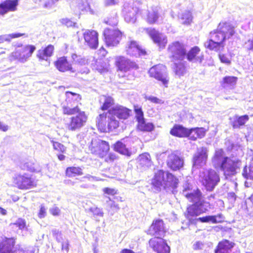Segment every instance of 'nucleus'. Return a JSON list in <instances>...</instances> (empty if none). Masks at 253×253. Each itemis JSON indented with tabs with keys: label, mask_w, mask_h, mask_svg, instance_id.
<instances>
[{
	"label": "nucleus",
	"mask_w": 253,
	"mask_h": 253,
	"mask_svg": "<svg viewBox=\"0 0 253 253\" xmlns=\"http://www.w3.org/2000/svg\"><path fill=\"white\" fill-rule=\"evenodd\" d=\"M152 184L157 191H160L162 188L174 189L177 187L178 179L168 171L159 170L155 173Z\"/></svg>",
	"instance_id": "f257e3e1"
},
{
	"label": "nucleus",
	"mask_w": 253,
	"mask_h": 253,
	"mask_svg": "<svg viewBox=\"0 0 253 253\" xmlns=\"http://www.w3.org/2000/svg\"><path fill=\"white\" fill-rule=\"evenodd\" d=\"M189 200L193 202V204L187 209L186 217L192 222V217L206 213L210 209L211 204L210 202L203 199L201 192H198V194H196L194 197Z\"/></svg>",
	"instance_id": "f03ea898"
},
{
	"label": "nucleus",
	"mask_w": 253,
	"mask_h": 253,
	"mask_svg": "<svg viewBox=\"0 0 253 253\" xmlns=\"http://www.w3.org/2000/svg\"><path fill=\"white\" fill-rule=\"evenodd\" d=\"M210 39L205 43L206 47L210 50L220 52L224 47V42L227 39L226 36L218 28L210 34Z\"/></svg>",
	"instance_id": "7ed1b4c3"
},
{
	"label": "nucleus",
	"mask_w": 253,
	"mask_h": 253,
	"mask_svg": "<svg viewBox=\"0 0 253 253\" xmlns=\"http://www.w3.org/2000/svg\"><path fill=\"white\" fill-rule=\"evenodd\" d=\"M169 57L172 62H182L186 55V45L183 42L176 41L169 45Z\"/></svg>",
	"instance_id": "20e7f679"
},
{
	"label": "nucleus",
	"mask_w": 253,
	"mask_h": 253,
	"mask_svg": "<svg viewBox=\"0 0 253 253\" xmlns=\"http://www.w3.org/2000/svg\"><path fill=\"white\" fill-rule=\"evenodd\" d=\"M203 185L207 191H212L220 181L217 173L213 169H205L200 173Z\"/></svg>",
	"instance_id": "39448f33"
},
{
	"label": "nucleus",
	"mask_w": 253,
	"mask_h": 253,
	"mask_svg": "<svg viewBox=\"0 0 253 253\" xmlns=\"http://www.w3.org/2000/svg\"><path fill=\"white\" fill-rule=\"evenodd\" d=\"M14 185L19 189L27 190L36 186L35 179L27 173L15 174L12 178Z\"/></svg>",
	"instance_id": "423d86ee"
},
{
	"label": "nucleus",
	"mask_w": 253,
	"mask_h": 253,
	"mask_svg": "<svg viewBox=\"0 0 253 253\" xmlns=\"http://www.w3.org/2000/svg\"><path fill=\"white\" fill-rule=\"evenodd\" d=\"M17 47L18 48L11 53V59H17L22 63L25 62L36 49L35 46L32 45L22 46L18 44Z\"/></svg>",
	"instance_id": "0eeeda50"
},
{
	"label": "nucleus",
	"mask_w": 253,
	"mask_h": 253,
	"mask_svg": "<svg viewBox=\"0 0 253 253\" xmlns=\"http://www.w3.org/2000/svg\"><path fill=\"white\" fill-rule=\"evenodd\" d=\"M149 74L150 77L160 81L164 85L167 86L169 78L166 66L161 64L154 65L149 70Z\"/></svg>",
	"instance_id": "6e6552de"
},
{
	"label": "nucleus",
	"mask_w": 253,
	"mask_h": 253,
	"mask_svg": "<svg viewBox=\"0 0 253 253\" xmlns=\"http://www.w3.org/2000/svg\"><path fill=\"white\" fill-rule=\"evenodd\" d=\"M89 147L91 153L100 158L105 156L110 149L109 143L99 139L92 140Z\"/></svg>",
	"instance_id": "1a4fd4ad"
},
{
	"label": "nucleus",
	"mask_w": 253,
	"mask_h": 253,
	"mask_svg": "<svg viewBox=\"0 0 253 253\" xmlns=\"http://www.w3.org/2000/svg\"><path fill=\"white\" fill-rule=\"evenodd\" d=\"M87 117L84 112H79L75 116L71 117L66 124V128L71 131H75L84 126Z\"/></svg>",
	"instance_id": "9d476101"
},
{
	"label": "nucleus",
	"mask_w": 253,
	"mask_h": 253,
	"mask_svg": "<svg viewBox=\"0 0 253 253\" xmlns=\"http://www.w3.org/2000/svg\"><path fill=\"white\" fill-rule=\"evenodd\" d=\"M103 35L105 42L108 46L117 45L122 38V33L118 29L106 28Z\"/></svg>",
	"instance_id": "9b49d317"
},
{
	"label": "nucleus",
	"mask_w": 253,
	"mask_h": 253,
	"mask_svg": "<svg viewBox=\"0 0 253 253\" xmlns=\"http://www.w3.org/2000/svg\"><path fill=\"white\" fill-rule=\"evenodd\" d=\"M208 150L206 147L197 148L193 157V169H199L206 164L208 156Z\"/></svg>",
	"instance_id": "f8f14e48"
},
{
	"label": "nucleus",
	"mask_w": 253,
	"mask_h": 253,
	"mask_svg": "<svg viewBox=\"0 0 253 253\" xmlns=\"http://www.w3.org/2000/svg\"><path fill=\"white\" fill-rule=\"evenodd\" d=\"M167 231V228L163 220L161 219H157L153 221L147 233L148 234L155 236V237L162 238L164 236Z\"/></svg>",
	"instance_id": "ddd939ff"
},
{
	"label": "nucleus",
	"mask_w": 253,
	"mask_h": 253,
	"mask_svg": "<svg viewBox=\"0 0 253 253\" xmlns=\"http://www.w3.org/2000/svg\"><path fill=\"white\" fill-rule=\"evenodd\" d=\"M150 247L157 253H169L170 247L161 237H154L149 241Z\"/></svg>",
	"instance_id": "4468645a"
},
{
	"label": "nucleus",
	"mask_w": 253,
	"mask_h": 253,
	"mask_svg": "<svg viewBox=\"0 0 253 253\" xmlns=\"http://www.w3.org/2000/svg\"><path fill=\"white\" fill-rule=\"evenodd\" d=\"M220 169L224 172L225 175H234L236 173V169L238 168L237 163L230 158H226L219 167Z\"/></svg>",
	"instance_id": "2eb2a0df"
},
{
	"label": "nucleus",
	"mask_w": 253,
	"mask_h": 253,
	"mask_svg": "<svg viewBox=\"0 0 253 253\" xmlns=\"http://www.w3.org/2000/svg\"><path fill=\"white\" fill-rule=\"evenodd\" d=\"M118 70L122 72H127L130 69L137 68V66L134 62L124 56H120L116 58V61Z\"/></svg>",
	"instance_id": "dca6fc26"
},
{
	"label": "nucleus",
	"mask_w": 253,
	"mask_h": 253,
	"mask_svg": "<svg viewBox=\"0 0 253 253\" xmlns=\"http://www.w3.org/2000/svg\"><path fill=\"white\" fill-rule=\"evenodd\" d=\"M84 42L91 48L96 49L98 44V34L94 30H87L84 33Z\"/></svg>",
	"instance_id": "f3484780"
},
{
	"label": "nucleus",
	"mask_w": 253,
	"mask_h": 253,
	"mask_svg": "<svg viewBox=\"0 0 253 253\" xmlns=\"http://www.w3.org/2000/svg\"><path fill=\"white\" fill-rule=\"evenodd\" d=\"M167 166L173 170L179 169L183 166L184 162L182 158L175 153L169 154L167 160Z\"/></svg>",
	"instance_id": "a211bd4d"
},
{
	"label": "nucleus",
	"mask_w": 253,
	"mask_h": 253,
	"mask_svg": "<svg viewBox=\"0 0 253 253\" xmlns=\"http://www.w3.org/2000/svg\"><path fill=\"white\" fill-rule=\"evenodd\" d=\"M200 52V49L197 46L191 48L189 51L186 50L185 59L192 63H201L203 60V56H198Z\"/></svg>",
	"instance_id": "6ab92c4d"
},
{
	"label": "nucleus",
	"mask_w": 253,
	"mask_h": 253,
	"mask_svg": "<svg viewBox=\"0 0 253 253\" xmlns=\"http://www.w3.org/2000/svg\"><path fill=\"white\" fill-rule=\"evenodd\" d=\"M126 48V53L130 56L138 57L146 55V51L135 41H131Z\"/></svg>",
	"instance_id": "aec40b11"
},
{
	"label": "nucleus",
	"mask_w": 253,
	"mask_h": 253,
	"mask_svg": "<svg viewBox=\"0 0 253 253\" xmlns=\"http://www.w3.org/2000/svg\"><path fill=\"white\" fill-rule=\"evenodd\" d=\"M18 4L17 0H5L0 3V15H4L9 11H14Z\"/></svg>",
	"instance_id": "412c9836"
},
{
	"label": "nucleus",
	"mask_w": 253,
	"mask_h": 253,
	"mask_svg": "<svg viewBox=\"0 0 253 253\" xmlns=\"http://www.w3.org/2000/svg\"><path fill=\"white\" fill-rule=\"evenodd\" d=\"M109 111L118 119L125 120L129 116L131 110L125 107L117 105Z\"/></svg>",
	"instance_id": "4be33fe9"
},
{
	"label": "nucleus",
	"mask_w": 253,
	"mask_h": 253,
	"mask_svg": "<svg viewBox=\"0 0 253 253\" xmlns=\"http://www.w3.org/2000/svg\"><path fill=\"white\" fill-rule=\"evenodd\" d=\"M128 139V137H126L117 141L114 145V150L122 155L129 157L132 154L131 152L126 148V145L124 143Z\"/></svg>",
	"instance_id": "5701e85b"
},
{
	"label": "nucleus",
	"mask_w": 253,
	"mask_h": 253,
	"mask_svg": "<svg viewBox=\"0 0 253 253\" xmlns=\"http://www.w3.org/2000/svg\"><path fill=\"white\" fill-rule=\"evenodd\" d=\"M15 241L13 238H6L0 242V253H14Z\"/></svg>",
	"instance_id": "b1692460"
},
{
	"label": "nucleus",
	"mask_w": 253,
	"mask_h": 253,
	"mask_svg": "<svg viewBox=\"0 0 253 253\" xmlns=\"http://www.w3.org/2000/svg\"><path fill=\"white\" fill-rule=\"evenodd\" d=\"M149 35L153 42L158 44L160 47H164L167 42L166 36L159 33L155 29H151L149 31Z\"/></svg>",
	"instance_id": "393cba45"
},
{
	"label": "nucleus",
	"mask_w": 253,
	"mask_h": 253,
	"mask_svg": "<svg viewBox=\"0 0 253 253\" xmlns=\"http://www.w3.org/2000/svg\"><path fill=\"white\" fill-rule=\"evenodd\" d=\"M55 65L56 68L60 72L71 71L72 72L75 71L73 70L71 64L67 61L66 57L63 56L59 58L56 62Z\"/></svg>",
	"instance_id": "a878e982"
},
{
	"label": "nucleus",
	"mask_w": 253,
	"mask_h": 253,
	"mask_svg": "<svg viewBox=\"0 0 253 253\" xmlns=\"http://www.w3.org/2000/svg\"><path fill=\"white\" fill-rule=\"evenodd\" d=\"M231 124L233 128H240L241 126H243L249 121V117L247 115L243 116H239L238 115H234L230 119Z\"/></svg>",
	"instance_id": "bb28decb"
},
{
	"label": "nucleus",
	"mask_w": 253,
	"mask_h": 253,
	"mask_svg": "<svg viewBox=\"0 0 253 253\" xmlns=\"http://www.w3.org/2000/svg\"><path fill=\"white\" fill-rule=\"evenodd\" d=\"M189 128L180 125H175L170 130V134L178 137H188Z\"/></svg>",
	"instance_id": "cd10ccee"
},
{
	"label": "nucleus",
	"mask_w": 253,
	"mask_h": 253,
	"mask_svg": "<svg viewBox=\"0 0 253 253\" xmlns=\"http://www.w3.org/2000/svg\"><path fill=\"white\" fill-rule=\"evenodd\" d=\"M217 28L226 36L227 39L230 38L235 33L234 28L229 22H220Z\"/></svg>",
	"instance_id": "c85d7f7f"
},
{
	"label": "nucleus",
	"mask_w": 253,
	"mask_h": 253,
	"mask_svg": "<svg viewBox=\"0 0 253 253\" xmlns=\"http://www.w3.org/2000/svg\"><path fill=\"white\" fill-rule=\"evenodd\" d=\"M234 245V243L227 240L220 242L214 251V253H229Z\"/></svg>",
	"instance_id": "c756f323"
},
{
	"label": "nucleus",
	"mask_w": 253,
	"mask_h": 253,
	"mask_svg": "<svg viewBox=\"0 0 253 253\" xmlns=\"http://www.w3.org/2000/svg\"><path fill=\"white\" fill-rule=\"evenodd\" d=\"M160 8L157 6H153L148 11L147 22L150 24L155 23L159 17V10Z\"/></svg>",
	"instance_id": "7c9ffc66"
},
{
	"label": "nucleus",
	"mask_w": 253,
	"mask_h": 253,
	"mask_svg": "<svg viewBox=\"0 0 253 253\" xmlns=\"http://www.w3.org/2000/svg\"><path fill=\"white\" fill-rule=\"evenodd\" d=\"M124 13L125 14V19L127 22L134 23L136 20V14L137 9L131 7H124Z\"/></svg>",
	"instance_id": "2f4dec72"
},
{
	"label": "nucleus",
	"mask_w": 253,
	"mask_h": 253,
	"mask_svg": "<svg viewBox=\"0 0 253 253\" xmlns=\"http://www.w3.org/2000/svg\"><path fill=\"white\" fill-rule=\"evenodd\" d=\"M108 114L107 113H103L100 114L98 118H97L96 124L98 126V129L101 132L107 131V124H108Z\"/></svg>",
	"instance_id": "473e14b6"
},
{
	"label": "nucleus",
	"mask_w": 253,
	"mask_h": 253,
	"mask_svg": "<svg viewBox=\"0 0 253 253\" xmlns=\"http://www.w3.org/2000/svg\"><path fill=\"white\" fill-rule=\"evenodd\" d=\"M54 50V46L49 44L43 49H40L38 51L37 57L41 60H46L48 57L52 55Z\"/></svg>",
	"instance_id": "72a5a7b5"
},
{
	"label": "nucleus",
	"mask_w": 253,
	"mask_h": 253,
	"mask_svg": "<svg viewBox=\"0 0 253 253\" xmlns=\"http://www.w3.org/2000/svg\"><path fill=\"white\" fill-rule=\"evenodd\" d=\"M229 157L225 156L224 151L220 149L216 150L214 157L212 159V162L217 167H219L225 161L226 158Z\"/></svg>",
	"instance_id": "f704fd0d"
},
{
	"label": "nucleus",
	"mask_w": 253,
	"mask_h": 253,
	"mask_svg": "<svg viewBox=\"0 0 253 253\" xmlns=\"http://www.w3.org/2000/svg\"><path fill=\"white\" fill-rule=\"evenodd\" d=\"M183 188L182 194L189 200L194 197L196 194H198V192H201L199 189L192 190L191 185L188 182L183 184Z\"/></svg>",
	"instance_id": "c9c22d12"
},
{
	"label": "nucleus",
	"mask_w": 253,
	"mask_h": 253,
	"mask_svg": "<svg viewBox=\"0 0 253 253\" xmlns=\"http://www.w3.org/2000/svg\"><path fill=\"white\" fill-rule=\"evenodd\" d=\"M172 68L175 74L179 77L184 76L186 73L185 66L182 62H174Z\"/></svg>",
	"instance_id": "e433bc0d"
},
{
	"label": "nucleus",
	"mask_w": 253,
	"mask_h": 253,
	"mask_svg": "<svg viewBox=\"0 0 253 253\" xmlns=\"http://www.w3.org/2000/svg\"><path fill=\"white\" fill-rule=\"evenodd\" d=\"M139 165L144 168V169H147L151 166L152 162L150 155L145 153L139 156Z\"/></svg>",
	"instance_id": "4c0bfd02"
},
{
	"label": "nucleus",
	"mask_w": 253,
	"mask_h": 253,
	"mask_svg": "<svg viewBox=\"0 0 253 253\" xmlns=\"http://www.w3.org/2000/svg\"><path fill=\"white\" fill-rule=\"evenodd\" d=\"M77 7L79 12L81 13H85V12L90 11V13H93V12L90 10V6L87 2L86 0H77Z\"/></svg>",
	"instance_id": "58836bf2"
},
{
	"label": "nucleus",
	"mask_w": 253,
	"mask_h": 253,
	"mask_svg": "<svg viewBox=\"0 0 253 253\" xmlns=\"http://www.w3.org/2000/svg\"><path fill=\"white\" fill-rule=\"evenodd\" d=\"M107 129L111 131L119 126V122L116 119V117L108 111Z\"/></svg>",
	"instance_id": "ea45409f"
},
{
	"label": "nucleus",
	"mask_w": 253,
	"mask_h": 253,
	"mask_svg": "<svg viewBox=\"0 0 253 253\" xmlns=\"http://www.w3.org/2000/svg\"><path fill=\"white\" fill-rule=\"evenodd\" d=\"M63 112L64 114L68 115H73L78 114L79 112H82L78 106L72 107V105L69 103H67V106L63 107Z\"/></svg>",
	"instance_id": "a19ab883"
},
{
	"label": "nucleus",
	"mask_w": 253,
	"mask_h": 253,
	"mask_svg": "<svg viewBox=\"0 0 253 253\" xmlns=\"http://www.w3.org/2000/svg\"><path fill=\"white\" fill-rule=\"evenodd\" d=\"M181 23L182 24H190L192 21L193 17L191 12L189 10H185L179 16Z\"/></svg>",
	"instance_id": "79ce46f5"
},
{
	"label": "nucleus",
	"mask_w": 253,
	"mask_h": 253,
	"mask_svg": "<svg viewBox=\"0 0 253 253\" xmlns=\"http://www.w3.org/2000/svg\"><path fill=\"white\" fill-rule=\"evenodd\" d=\"M66 173L68 177H74L76 175H81L83 174V172L81 168L72 167L67 168Z\"/></svg>",
	"instance_id": "37998d69"
},
{
	"label": "nucleus",
	"mask_w": 253,
	"mask_h": 253,
	"mask_svg": "<svg viewBox=\"0 0 253 253\" xmlns=\"http://www.w3.org/2000/svg\"><path fill=\"white\" fill-rule=\"evenodd\" d=\"M138 129L142 131H151L154 128V126L152 123H146L145 120L139 122L137 125Z\"/></svg>",
	"instance_id": "c03bdc74"
},
{
	"label": "nucleus",
	"mask_w": 253,
	"mask_h": 253,
	"mask_svg": "<svg viewBox=\"0 0 253 253\" xmlns=\"http://www.w3.org/2000/svg\"><path fill=\"white\" fill-rule=\"evenodd\" d=\"M238 78L235 76H225L223 78L222 86L226 87L228 86H234L236 84Z\"/></svg>",
	"instance_id": "a18cd8bd"
},
{
	"label": "nucleus",
	"mask_w": 253,
	"mask_h": 253,
	"mask_svg": "<svg viewBox=\"0 0 253 253\" xmlns=\"http://www.w3.org/2000/svg\"><path fill=\"white\" fill-rule=\"evenodd\" d=\"M66 96L67 102L70 104H71V101L75 103L79 101L81 99V96L80 94L71 91H66Z\"/></svg>",
	"instance_id": "49530a36"
},
{
	"label": "nucleus",
	"mask_w": 253,
	"mask_h": 253,
	"mask_svg": "<svg viewBox=\"0 0 253 253\" xmlns=\"http://www.w3.org/2000/svg\"><path fill=\"white\" fill-rule=\"evenodd\" d=\"M90 66L93 70H96L99 73H102L104 68L101 60H95L94 58H93Z\"/></svg>",
	"instance_id": "de8ad7c7"
},
{
	"label": "nucleus",
	"mask_w": 253,
	"mask_h": 253,
	"mask_svg": "<svg viewBox=\"0 0 253 253\" xmlns=\"http://www.w3.org/2000/svg\"><path fill=\"white\" fill-rule=\"evenodd\" d=\"M242 175L246 179L253 180V165L246 166L243 169Z\"/></svg>",
	"instance_id": "09e8293b"
},
{
	"label": "nucleus",
	"mask_w": 253,
	"mask_h": 253,
	"mask_svg": "<svg viewBox=\"0 0 253 253\" xmlns=\"http://www.w3.org/2000/svg\"><path fill=\"white\" fill-rule=\"evenodd\" d=\"M39 5L46 8H51L58 0H35Z\"/></svg>",
	"instance_id": "8fccbe9b"
},
{
	"label": "nucleus",
	"mask_w": 253,
	"mask_h": 253,
	"mask_svg": "<svg viewBox=\"0 0 253 253\" xmlns=\"http://www.w3.org/2000/svg\"><path fill=\"white\" fill-rule=\"evenodd\" d=\"M22 35V34L19 33L1 35L0 36V43L4 42H10L12 39L19 38Z\"/></svg>",
	"instance_id": "3c124183"
},
{
	"label": "nucleus",
	"mask_w": 253,
	"mask_h": 253,
	"mask_svg": "<svg viewBox=\"0 0 253 253\" xmlns=\"http://www.w3.org/2000/svg\"><path fill=\"white\" fill-rule=\"evenodd\" d=\"M101 99L104 100L103 105L101 106V109L103 110H107L110 107L114 104V100L111 96H104Z\"/></svg>",
	"instance_id": "603ef678"
},
{
	"label": "nucleus",
	"mask_w": 253,
	"mask_h": 253,
	"mask_svg": "<svg viewBox=\"0 0 253 253\" xmlns=\"http://www.w3.org/2000/svg\"><path fill=\"white\" fill-rule=\"evenodd\" d=\"M196 221H199L202 223H217L216 218L213 215H207L203 217H200L195 219Z\"/></svg>",
	"instance_id": "864d4df0"
},
{
	"label": "nucleus",
	"mask_w": 253,
	"mask_h": 253,
	"mask_svg": "<svg viewBox=\"0 0 253 253\" xmlns=\"http://www.w3.org/2000/svg\"><path fill=\"white\" fill-rule=\"evenodd\" d=\"M134 111L135 113V118L138 123L145 120L144 118L143 112L142 111L141 107L138 106H134Z\"/></svg>",
	"instance_id": "5fc2aeb1"
},
{
	"label": "nucleus",
	"mask_w": 253,
	"mask_h": 253,
	"mask_svg": "<svg viewBox=\"0 0 253 253\" xmlns=\"http://www.w3.org/2000/svg\"><path fill=\"white\" fill-rule=\"evenodd\" d=\"M197 132L196 136L195 134L190 135V140H196L197 138H203L205 136L206 133L205 129L203 127H195Z\"/></svg>",
	"instance_id": "6e6d98bb"
},
{
	"label": "nucleus",
	"mask_w": 253,
	"mask_h": 253,
	"mask_svg": "<svg viewBox=\"0 0 253 253\" xmlns=\"http://www.w3.org/2000/svg\"><path fill=\"white\" fill-rule=\"evenodd\" d=\"M89 211L92 212L94 217L97 220H99V219H98V217H102L103 216L104 213L101 209L97 207H91L90 208Z\"/></svg>",
	"instance_id": "4d7b16f0"
},
{
	"label": "nucleus",
	"mask_w": 253,
	"mask_h": 253,
	"mask_svg": "<svg viewBox=\"0 0 253 253\" xmlns=\"http://www.w3.org/2000/svg\"><path fill=\"white\" fill-rule=\"evenodd\" d=\"M20 168L23 170H26L31 172H34L36 170L34 164L31 162H27L21 164Z\"/></svg>",
	"instance_id": "13d9d810"
},
{
	"label": "nucleus",
	"mask_w": 253,
	"mask_h": 253,
	"mask_svg": "<svg viewBox=\"0 0 253 253\" xmlns=\"http://www.w3.org/2000/svg\"><path fill=\"white\" fill-rule=\"evenodd\" d=\"M51 142L53 144V147L54 150L58 151L64 153L66 151V147L62 144L51 140Z\"/></svg>",
	"instance_id": "bf43d9fd"
},
{
	"label": "nucleus",
	"mask_w": 253,
	"mask_h": 253,
	"mask_svg": "<svg viewBox=\"0 0 253 253\" xmlns=\"http://www.w3.org/2000/svg\"><path fill=\"white\" fill-rule=\"evenodd\" d=\"M72 58L75 63L81 65H85L87 62L85 58H82L81 56H78L76 54H72Z\"/></svg>",
	"instance_id": "052dcab7"
},
{
	"label": "nucleus",
	"mask_w": 253,
	"mask_h": 253,
	"mask_svg": "<svg viewBox=\"0 0 253 253\" xmlns=\"http://www.w3.org/2000/svg\"><path fill=\"white\" fill-rule=\"evenodd\" d=\"M106 202L107 204V206L111 209H113L116 211L119 209L118 205L115 203V202L111 200V199L107 196H105Z\"/></svg>",
	"instance_id": "680f3d73"
},
{
	"label": "nucleus",
	"mask_w": 253,
	"mask_h": 253,
	"mask_svg": "<svg viewBox=\"0 0 253 253\" xmlns=\"http://www.w3.org/2000/svg\"><path fill=\"white\" fill-rule=\"evenodd\" d=\"M60 22L63 25H65L68 27H76V25H77L76 23L74 22L67 18H63L60 20Z\"/></svg>",
	"instance_id": "e2e57ef3"
},
{
	"label": "nucleus",
	"mask_w": 253,
	"mask_h": 253,
	"mask_svg": "<svg viewBox=\"0 0 253 253\" xmlns=\"http://www.w3.org/2000/svg\"><path fill=\"white\" fill-rule=\"evenodd\" d=\"M13 225L18 227L19 229L22 230L25 227L26 221L22 218H19L13 223Z\"/></svg>",
	"instance_id": "0e129e2a"
},
{
	"label": "nucleus",
	"mask_w": 253,
	"mask_h": 253,
	"mask_svg": "<svg viewBox=\"0 0 253 253\" xmlns=\"http://www.w3.org/2000/svg\"><path fill=\"white\" fill-rule=\"evenodd\" d=\"M46 215V208L43 205H41L39 212L38 213V216L40 218H43Z\"/></svg>",
	"instance_id": "69168bd1"
},
{
	"label": "nucleus",
	"mask_w": 253,
	"mask_h": 253,
	"mask_svg": "<svg viewBox=\"0 0 253 253\" xmlns=\"http://www.w3.org/2000/svg\"><path fill=\"white\" fill-rule=\"evenodd\" d=\"M50 213L54 216H58L60 213V210L55 205L49 209Z\"/></svg>",
	"instance_id": "338daca9"
},
{
	"label": "nucleus",
	"mask_w": 253,
	"mask_h": 253,
	"mask_svg": "<svg viewBox=\"0 0 253 253\" xmlns=\"http://www.w3.org/2000/svg\"><path fill=\"white\" fill-rule=\"evenodd\" d=\"M103 191L105 194L112 196L116 194L117 191L115 189L108 187L104 188Z\"/></svg>",
	"instance_id": "774afa93"
}]
</instances>
